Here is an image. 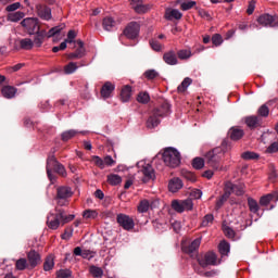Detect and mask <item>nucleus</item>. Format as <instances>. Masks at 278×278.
Wrapping results in <instances>:
<instances>
[{"mask_svg":"<svg viewBox=\"0 0 278 278\" xmlns=\"http://www.w3.org/2000/svg\"><path fill=\"white\" fill-rule=\"evenodd\" d=\"M243 136H244V131L242 129L232 128L230 130V139L233 141H238V140L242 139Z\"/></svg>","mask_w":278,"mask_h":278,"instance_id":"obj_32","label":"nucleus"},{"mask_svg":"<svg viewBox=\"0 0 278 278\" xmlns=\"http://www.w3.org/2000/svg\"><path fill=\"white\" fill-rule=\"evenodd\" d=\"M202 195H203V192L200 189L191 190V198H193V199H201Z\"/></svg>","mask_w":278,"mask_h":278,"instance_id":"obj_63","label":"nucleus"},{"mask_svg":"<svg viewBox=\"0 0 278 278\" xmlns=\"http://www.w3.org/2000/svg\"><path fill=\"white\" fill-rule=\"evenodd\" d=\"M76 45L78 46V48L75 52H71L67 54L68 60H80L85 56L86 50L84 48V42L81 40H77Z\"/></svg>","mask_w":278,"mask_h":278,"instance_id":"obj_15","label":"nucleus"},{"mask_svg":"<svg viewBox=\"0 0 278 278\" xmlns=\"http://www.w3.org/2000/svg\"><path fill=\"white\" fill-rule=\"evenodd\" d=\"M198 264L202 268H206L208 266H217L218 262L216 253L213 251L204 253L203 255L198 257Z\"/></svg>","mask_w":278,"mask_h":278,"instance_id":"obj_4","label":"nucleus"},{"mask_svg":"<svg viewBox=\"0 0 278 278\" xmlns=\"http://www.w3.org/2000/svg\"><path fill=\"white\" fill-rule=\"evenodd\" d=\"M86 219H94L98 216V212L94 210H86L83 214Z\"/></svg>","mask_w":278,"mask_h":278,"instance_id":"obj_49","label":"nucleus"},{"mask_svg":"<svg viewBox=\"0 0 278 278\" xmlns=\"http://www.w3.org/2000/svg\"><path fill=\"white\" fill-rule=\"evenodd\" d=\"M56 278H73L71 269H60L56 271Z\"/></svg>","mask_w":278,"mask_h":278,"instance_id":"obj_41","label":"nucleus"},{"mask_svg":"<svg viewBox=\"0 0 278 278\" xmlns=\"http://www.w3.org/2000/svg\"><path fill=\"white\" fill-rule=\"evenodd\" d=\"M102 26L105 31H112L113 28L116 26V22L113 17L106 16L102 22Z\"/></svg>","mask_w":278,"mask_h":278,"instance_id":"obj_25","label":"nucleus"},{"mask_svg":"<svg viewBox=\"0 0 278 278\" xmlns=\"http://www.w3.org/2000/svg\"><path fill=\"white\" fill-rule=\"evenodd\" d=\"M108 181L112 186H117L122 182V177L118 175L112 174L108 176Z\"/></svg>","mask_w":278,"mask_h":278,"instance_id":"obj_40","label":"nucleus"},{"mask_svg":"<svg viewBox=\"0 0 278 278\" xmlns=\"http://www.w3.org/2000/svg\"><path fill=\"white\" fill-rule=\"evenodd\" d=\"M214 222V215L212 214H206L203 219H202V227H210V225H213Z\"/></svg>","mask_w":278,"mask_h":278,"instance_id":"obj_42","label":"nucleus"},{"mask_svg":"<svg viewBox=\"0 0 278 278\" xmlns=\"http://www.w3.org/2000/svg\"><path fill=\"white\" fill-rule=\"evenodd\" d=\"M53 267H55V261L53 258V255H49L43 263V270L51 271L53 270Z\"/></svg>","mask_w":278,"mask_h":278,"instance_id":"obj_31","label":"nucleus"},{"mask_svg":"<svg viewBox=\"0 0 278 278\" xmlns=\"http://www.w3.org/2000/svg\"><path fill=\"white\" fill-rule=\"evenodd\" d=\"M62 31V27L60 26H55V27H52L48 34L46 33V36L48 38H52V37H55V35L60 34Z\"/></svg>","mask_w":278,"mask_h":278,"instance_id":"obj_54","label":"nucleus"},{"mask_svg":"<svg viewBox=\"0 0 278 278\" xmlns=\"http://www.w3.org/2000/svg\"><path fill=\"white\" fill-rule=\"evenodd\" d=\"M77 136V131L76 130H68L62 134L61 138L63 141H68L71 139H73V137Z\"/></svg>","mask_w":278,"mask_h":278,"instance_id":"obj_45","label":"nucleus"},{"mask_svg":"<svg viewBox=\"0 0 278 278\" xmlns=\"http://www.w3.org/2000/svg\"><path fill=\"white\" fill-rule=\"evenodd\" d=\"M28 267V262L26 258H18L15 263V269L18 271H24Z\"/></svg>","mask_w":278,"mask_h":278,"instance_id":"obj_36","label":"nucleus"},{"mask_svg":"<svg viewBox=\"0 0 278 278\" xmlns=\"http://www.w3.org/2000/svg\"><path fill=\"white\" fill-rule=\"evenodd\" d=\"M92 162L101 169L104 168V160L100 159L99 156H92Z\"/></svg>","mask_w":278,"mask_h":278,"instance_id":"obj_61","label":"nucleus"},{"mask_svg":"<svg viewBox=\"0 0 278 278\" xmlns=\"http://www.w3.org/2000/svg\"><path fill=\"white\" fill-rule=\"evenodd\" d=\"M195 5V1L182 2V4H180V10H182V12H187L192 10Z\"/></svg>","mask_w":278,"mask_h":278,"instance_id":"obj_44","label":"nucleus"},{"mask_svg":"<svg viewBox=\"0 0 278 278\" xmlns=\"http://www.w3.org/2000/svg\"><path fill=\"white\" fill-rule=\"evenodd\" d=\"M144 76L147 79L153 80L159 76V73L155 70H148L146 71Z\"/></svg>","mask_w":278,"mask_h":278,"instance_id":"obj_55","label":"nucleus"},{"mask_svg":"<svg viewBox=\"0 0 278 278\" xmlns=\"http://www.w3.org/2000/svg\"><path fill=\"white\" fill-rule=\"evenodd\" d=\"M256 9V1L255 0H251L248 4V9H247V14L248 15H253Z\"/></svg>","mask_w":278,"mask_h":278,"instance_id":"obj_56","label":"nucleus"},{"mask_svg":"<svg viewBox=\"0 0 278 278\" xmlns=\"http://www.w3.org/2000/svg\"><path fill=\"white\" fill-rule=\"evenodd\" d=\"M78 66L76 62H70L68 64H66L64 66V74L65 75H71L74 74L75 72H77Z\"/></svg>","mask_w":278,"mask_h":278,"instance_id":"obj_35","label":"nucleus"},{"mask_svg":"<svg viewBox=\"0 0 278 278\" xmlns=\"http://www.w3.org/2000/svg\"><path fill=\"white\" fill-rule=\"evenodd\" d=\"M225 191L230 197L231 193L236 195H243L245 193V185L240 182L238 185H233L232 182L228 181L225 184Z\"/></svg>","mask_w":278,"mask_h":278,"instance_id":"obj_8","label":"nucleus"},{"mask_svg":"<svg viewBox=\"0 0 278 278\" xmlns=\"http://www.w3.org/2000/svg\"><path fill=\"white\" fill-rule=\"evenodd\" d=\"M168 187L172 192H177L178 190H180L184 187V184H182L181 179L174 178L169 181Z\"/></svg>","mask_w":278,"mask_h":278,"instance_id":"obj_28","label":"nucleus"},{"mask_svg":"<svg viewBox=\"0 0 278 278\" xmlns=\"http://www.w3.org/2000/svg\"><path fill=\"white\" fill-rule=\"evenodd\" d=\"M59 164L58 160H55V156H49L47 161V175L51 181H53V175L52 169L55 167V165Z\"/></svg>","mask_w":278,"mask_h":278,"instance_id":"obj_22","label":"nucleus"},{"mask_svg":"<svg viewBox=\"0 0 278 278\" xmlns=\"http://www.w3.org/2000/svg\"><path fill=\"white\" fill-rule=\"evenodd\" d=\"M151 204L148 200H142L138 206V211L140 213H147L150 208Z\"/></svg>","mask_w":278,"mask_h":278,"instance_id":"obj_43","label":"nucleus"},{"mask_svg":"<svg viewBox=\"0 0 278 278\" xmlns=\"http://www.w3.org/2000/svg\"><path fill=\"white\" fill-rule=\"evenodd\" d=\"M163 60L167 65L175 66L179 63L177 53L174 50H169L164 53Z\"/></svg>","mask_w":278,"mask_h":278,"instance_id":"obj_19","label":"nucleus"},{"mask_svg":"<svg viewBox=\"0 0 278 278\" xmlns=\"http://www.w3.org/2000/svg\"><path fill=\"white\" fill-rule=\"evenodd\" d=\"M73 197V189H71L70 187H59L56 189V200H58V204L62 205H66V203H68V198Z\"/></svg>","mask_w":278,"mask_h":278,"instance_id":"obj_6","label":"nucleus"},{"mask_svg":"<svg viewBox=\"0 0 278 278\" xmlns=\"http://www.w3.org/2000/svg\"><path fill=\"white\" fill-rule=\"evenodd\" d=\"M117 223L125 231H131L135 227V222L134 219L126 215V214H118L117 215Z\"/></svg>","mask_w":278,"mask_h":278,"instance_id":"obj_12","label":"nucleus"},{"mask_svg":"<svg viewBox=\"0 0 278 278\" xmlns=\"http://www.w3.org/2000/svg\"><path fill=\"white\" fill-rule=\"evenodd\" d=\"M17 88L13 86H4L1 89V93L5 99H13L16 96Z\"/></svg>","mask_w":278,"mask_h":278,"instance_id":"obj_23","label":"nucleus"},{"mask_svg":"<svg viewBox=\"0 0 278 278\" xmlns=\"http://www.w3.org/2000/svg\"><path fill=\"white\" fill-rule=\"evenodd\" d=\"M140 31V25L137 22H131L127 25V27L124 29L123 35L129 39L134 40L138 37Z\"/></svg>","mask_w":278,"mask_h":278,"instance_id":"obj_10","label":"nucleus"},{"mask_svg":"<svg viewBox=\"0 0 278 278\" xmlns=\"http://www.w3.org/2000/svg\"><path fill=\"white\" fill-rule=\"evenodd\" d=\"M184 17V14L178 9H167L165 18L169 22L180 21Z\"/></svg>","mask_w":278,"mask_h":278,"instance_id":"obj_21","label":"nucleus"},{"mask_svg":"<svg viewBox=\"0 0 278 278\" xmlns=\"http://www.w3.org/2000/svg\"><path fill=\"white\" fill-rule=\"evenodd\" d=\"M131 98V86L126 85L122 88L121 99L124 103H127Z\"/></svg>","mask_w":278,"mask_h":278,"instance_id":"obj_26","label":"nucleus"},{"mask_svg":"<svg viewBox=\"0 0 278 278\" xmlns=\"http://www.w3.org/2000/svg\"><path fill=\"white\" fill-rule=\"evenodd\" d=\"M27 260L30 268H36L42 263L41 255L36 250H31L27 253Z\"/></svg>","mask_w":278,"mask_h":278,"instance_id":"obj_13","label":"nucleus"},{"mask_svg":"<svg viewBox=\"0 0 278 278\" xmlns=\"http://www.w3.org/2000/svg\"><path fill=\"white\" fill-rule=\"evenodd\" d=\"M205 165V162L201 157L193 159V168L195 169H202Z\"/></svg>","mask_w":278,"mask_h":278,"instance_id":"obj_51","label":"nucleus"},{"mask_svg":"<svg viewBox=\"0 0 278 278\" xmlns=\"http://www.w3.org/2000/svg\"><path fill=\"white\" fill-rule=\"evenodd\" d=\"M52 169L58 172L61 176L66 177V168L62 166V164H56Z\"/></svg>","mask_w":278,"mask_h":278,"instance_id":"obj_58","label":"nucleus"},{"mask_svg":"<svg viewBox=\"0 0 278 278\" xmlns=\"http://www.w3.org/2000/svg\"><path fill=\"white\" fill-rule=\"evenodd\" d=\"M134 9H135L136 13H138V14H144L149 10V8L147 5H143L141 3L134 5Z\"/></svg>","mask_w":278,"mask_h":278,"instance_id":"obj_57","label":"nucleus"},{"mask_svg":"<svg viewBox=\"0 0 278 278\" xmlns=\"http://www.w3.org/2000/svg\"><path fill=\"white\" fill-rule=\"evenodd\" d=\"M46 37H47L46 30L37 31L33 41L34 46L37 48H41Z\"/></svg>","mask_w":278,"mask_h":278,"instance_id":"obj_24","label":"nucleus"},{"mask_svg":"<svg viewBox=\"0 0 278 278\" xmlns=\"http://www.w3.org/2000/svg\"><path fill=\"white\" fill-rule=\"evenodd\" d=\"M182 176H185V178H187V180H189L191 182L197 181L195 175L191 172H185V173H182Z\"/></svg>","mask_w":278,"mask_h":278,"instance_id":"obj_62","label":"nucleus"},{"mask_svg":"<svg viewBox=\"0 0 278 278\" xmlns=\"http://www.w3.org/2000/svg\"><path fill=\"white\" fill-rule=\"evenodd\" d=\"M228 150L229 148L227 142H223L219 147L208 151L205 154L206 164L208 167L213 168L214 170H224L222 160L225 157V154L228 152Z\"/></svg>","mask_w":278,"mask_h":278,"instance_id":"obj_1","label":"nucleus"},{"mask_svg":"<svg viewBox=\"0 0 278 278\" xmlns=\"http://www.w3.org/2000/svg\"><path fill=\"white\" fill-rule=\"evenodd\" d=\"M166 113L162 106V109H154L153 111V115H151V117H149L148 122H147V126L148 128H155L160 125L161 121L159 119V117H163L165 116Z\"/></svg>","mask_w":278,"mask_h":278,"instance_id":"obj_11","label":"nucleus"},{"mask_svg":"<svg viewBox=\"0 0 278 278\" xmlns=\"http://www.w3.org/2000/svg\"><path fill=\"white\" fill-rule=\"evenodd\" d=\"M244 123L250 129H255L262 126V119L261 117H257V115H249L248 117H244Z\"/></svg>","mask_w":278,"mask_h":278,"instance_id":"obj_18","label":"nucleus"},{"mask_svg":"<svg viewBox=\"0 0 278 278\" xmlns=\"http://www.w3.org/2000/svg\"><path fill=\"white\" fill-rule=\"evenodd\" d=\"M75 219V215L70 214L65 215L64 210H54L49 213L47 217V226L49 229H59L61 225H66V223H71V220Z\"/></svg>","mask_w":278,"mask_h":278,"instance_id":"obj_2","label":"nucleus"},{"mask_svg":"<svg viewBox=\"0 0 278 278\" xmlns=\"http://www.w3.org/2000/svg\"><path fill=\"white\" fill-rule=\"evenodd\" d=\"M25 17V13L22 11L13 12L8 15V21L11 23H18Z\"/></svg>","mask_w":278,"mask_h":278,"instance_id":"obj_27","label":"nucleus"},{"mask_svg":"<svg viewBox=\"0 0 278 278\" xmlns=\"http://www.w3.org/2000/svg\"><path fill=\"white\" fill-rule=\"evenodd\" d=\"M163 161L168 167L176 168L181 163V155L176 149L168 148L163 153Z\"/></svg>","mask_w":278,"mask_h":278,"instance_id":"obj_3","label":"nucleus"},{"mask_svg":"<svg viewBox=\"0 0 278 278\" xmlns=\"http://www.w3.org/2000/svg\"><path fill=\"white\" fill-rule=\"evenodd\" d=\"M194 203L192 199H185V200H174L172 202V207L174 211L178 213H184L186 211H192Z\"/></svg>","mask_w":278,"mask_h":278,"instance_id":"obj_5","label":"nucleus"},{"mask_svg":"<svg viewBox=\"0 0 278 278\" xmlns=\"http://www.w3.org/2000/svg\"><path fill=\"white\" fill-rule=\"evenodd\" d=\"M22 27L28 30L30 35L38 33L40 29L39 23L37 18L27 17L21 22Z\"/></svg>","mask_w":278,"mask_h":278,"instance_id":"obj_9","label":"nucleus"},{"mask_svg":"<svg viewBox=\"0 0 278 278\" xmlns=\"http://www.w3.org/2000/svg\"><path fill=\"white\" fill-rule=\"evenodd\" d=\"M257 114L262 117H268L269 116V108L267 106V104H262V106H260Z\"/></svg>","mask_w":278,"mask_h":278,"instance_id":"obj_47","label":"nucleus"},{"mask_svg":"<svg viewBox=\"0 0 278 278\" xmlns=\"http://www.w3.org/2000/svg\"><path fill=\"white\" fill-rule=\"evenodd\" d=\"M62 31V27L60 26H55V27H52L48 34L46 33V36L48 38H52V37H55V35L60 34Z\"/></svg>","mask_w":278,"mask_h":278,"instance_id":"obj_53","label":"nucleus"},{"mask_svg":"<svg viewBox=\"0 0 278 278\" xmlns=\"http://www.w3.org/2000/svg\"><path fill=\"white\" fill-rule=\"evenodd\" d=\"M114 90H115V85L111 81H105L101 88V97L104 100L110 99Z\"/></svg>","mask_w":278,"mask_h":278,"instance_id":"obj_20","label":"nucleus"},{"mask_svg":"<svg viewBox=\"0 0 278 278\" xmlns=\"http://www.w3.org/2000/svg\"><path fill=\"white\" fill-rule=\"evenodd\" d=\"M241 157H242L243 160L249 161V160H256V159H260V155L256 154V153H254V152L248 151V152L242 153V154H241Z\"/></svg>","mask_w":278,"mask_h":278,"instance_id":"obj_48","label":"nucleus"},{"mask_svg":"<svg viewBox=\"0 0 278 278\" xmlns=\"http://www.w3.org/2000/svg\"><path fill=\"white\" fill-rule=\"evenodd\" d=\"M202 239L197 238L195 240L191 241V244L189 247H182V251L189 255H193L198 253L200 247H201Z\"/></svg>","mask_w":278,"mask_h":278,"instance_id":"obj_17","label":"nucleus"},{"mask_svg":"<svg viewBox=\"0 0 278 278\" xmlns=\"http://www.w3.org/2000/svg\"><path fill=\"white\" fill-rule=\"evenodd\" d=\"M176 54L178 55L180 61L190 60L192 58V55H193L191 49H180V50H178V53H176Z\"/></svg>","mask_w":278,"mask_h":278,"instance_id":"obj_29","label":"nucleus"},{"mask_svg":"<svg viewBox=\"0 0 278 278\" xmlns=\"http://www.w3.org/2000/svg\"><path fill=\"white\" fill-rule=\"evenodd\" d=\"M267 152H268V153H276V152H278V141L271 143V144L267 148Z\"/></svg>","mask_w":278,"mask_h":278,"instance_id":"obj_64","label":"nucleus"},{"mask_svg":"<svg viewBox=\"0 0 278 278\" xmlns=\"http://www.w3.org/2000/svg\"><path fill=\"white\" fill-rule=\"evenodd\" d=\"M89 273L93 276V278H102L103 270L100 267L97 266H90Z\"/></svg>","mask_w":278,"mask_h":278,"instance_id":"obj_39","label":"nucleus"},{"mask_svg":"<svg viewBox=\"0 0 278 278\" xmlns=\"http://www.w3.org/2000/svg\"><path fill=\"white\" fill-rule=\"evenodd\" d=\"M150 45H151V47H152V49L154 51H156V52H161L162 51V45L157 40L152 39L150 41Z\"/></svg>","mask_w":278,"mask_h":278,"instance_id":"obj_60","label":"nucleus"},{"mask_svg":"<svg viewBox=\"0 0 278 278\" xmlns=\"http://www.w3.org/2000/svg\"><path fill=\"white\" fill-rule=\"evenodd\" d=\"M218 252L222 256H228L230 253V244L227 241H222L218 244Z\"/></svg>","mask_w":278,"mask_h":278,"instance_id":"obj_30","label":"nucleus"},{"mask_svg":"<svg viewBox=\"0 0 278 278\" xmlns=\"http://www.w3.org/2000/svg\"><path fill=\"white\" fill-rule=\"evenodd\" d=\"M37 14L43 21H51L52 20V10L43 4L37 5Z\"/></svg>","mask_w":278,"mask_h":278,"instance_id":"obj_16","label":"nucleus"},{"mask_svg":"<svg viewBox=\"0 0 278 278\" xmlns=\"http://www.w3.org/2000/svg\"><path fill=\"white\" fill-rule=\"evenodd\" d=\"M142 166L141 173L143 174V182H148L155 178V173L153 167L150 164H146L143 162L139 163Z\"/></svg>","mask_w":278,"mask_h":278,"instance_id":"obj_14","label":"nucleus"},{"mask_svg":"<svg viewBox=\"0 0 278 278\" xmlns=\"http://www.w3.org/2000/svg\"><path fill=\"white\" fill-rule=\"evenodd\" d=\"M20 47L23 50H31L34 48V41L30 38H23L20 40Z\"/></svg>","mask_w":278,"mask_h":278,"instance_id":"obj_33","label":"nucleus"},{"mask_svg":"<svg viewBox=\"0 0 278 278\" xmlns=\"http://www.w3.org/2000/svg\"><path fill=\"white\" fill-rule=\"evenodd\" d=\"M137 101L139 103H142V104H147L149 103L150 101V96L147 91H141L139 92L138 97H137Z\"/></svg>","mask_w":278,"mask_h":278,"instance_id":"obj_38","label":"nucleus"},{"mask_svg":"<svg viewBox=\"0 0 278 278\" xmlns=\"http://www.w3.org/2000/svg\"><path fill=\"white\" fill-rule=\"evenodd\" d=\"M81 257H83L84 260L90 261L91 258L94 257V252H92V251H90V250H83Z\"/></svg>","mask_w":278,"mask_h":278,"instance_id":"obj_59","label":"nucleus"},{"mask_svg":"<svg viewBox=\"0 0 278 278\" xmlns=\"http://www.w3.org/2000/svg\"><path fill=\"white\" fill-rule=\"evenodd\" d=\"M223 42H224V39H223V36L220 34H215V35L212 36V43L215 47L222 46Z\"/></svg>","mask_w":278,"mask_h":278,"instance_id":"obj_46","label":"nucleus"},{"mask_svg":"<svg viewBox=\"0 0 278 278\" xmlns=\"http://www.w3.org/2000/svg\"><path fill=\"white\" fill-rule=\"evenodd\" d=\"M223 231H224L225 236H227L228 238L233 240L236 232L232 228H230L229 226H223Z\"/></svg>","mask_w":278,"mask_h":278,"instance_id":"obj_52","label":"nucleus"},{"mask_svg":"<svg viewBox=\"0 0 278 278\" xmlns=\"http://www.w3.org/2000/svg\"><path fill=\"white\" fill-rule=\"evenodd\" d=\"M275 195L274 194H267V195H263L260 199V204L261 205H268L273 200H274Z\"/></svg>","mask_w":278,"mask_h":278,"instance_id":"obj_50","label":"nucleus"},{"mask_svg":"<svg viewBox=\"0 0 278 278\" xmlns=\"http://www.w3.org/2000/svg\"><path fill=\"white\" fill-rule=\"evenodd\" d=\"M248 205H249V210H250L252 213H257V212L260 211L258 202L255 201V200L252 199V198H249V199H248Z\"/></svg>","mask_w":278,"mask_h":278,"instance_id":"obj_37","label":"nucleus"},{"mask_svg":"<svg viewBox=\"0 0 278 278\" xmlns=\"http://www.w3.org/2000/svg\"><path fill=\"white\" fill-rule=\"evenodd\" d=\"M257 23L266 28H277L278 27V21L275 16L270 14H262L257 18Z\"/></svg>","mask_w":278,"mask_h":278,"instance_id":"obj_7","label":"nucleus"},{"mask_svg":"<svg viewBox=\"0 0 278 278\" xmlns=\"http://www.w3.org/2000/svg\"><path fill=\"white\" fill-rule=\"evenodd\" d=\"M192 84V79L190 77H185L182 83L178 85V93H184L188 89V87Z\"/></svg>","mask_w":278,"mask_h":278,"instance_id":"obj_34","label":"nucleus"}]
</instances>
